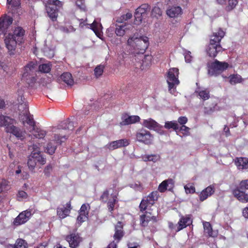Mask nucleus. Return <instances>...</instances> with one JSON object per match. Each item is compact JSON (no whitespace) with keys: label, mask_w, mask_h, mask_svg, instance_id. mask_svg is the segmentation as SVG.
Listing matches in <instances>:
<instances>
[{"label":"nucleus","mask_w":248,"mask_h":248,"mask_svg":"<svg viewBox=\"0 0 248 248\" xmlns=\"http://www.w3.org/2000/svg\"><path fill=\"white\" fill-rule=\"evenodd\" d=\"M148 45L147 37L141 36L135 33L128 39L126 48L129 53H143Z\"/></svg>","instance_id":"nucleus-1"},{"label":"nucleus","mask_w":248,"mask_h":248,"mask_svg":"<svg viewBox=\"0 0 248 248\" xmlns=\"http://www.w3.org/2000/svg\"><path fill=\"white\" fill-rule=\"evenodd\" d=\"M20 98L23 102L21 103L18 100L19 119L23 124L26 123L30 125H32L34 124V120L32 116L29 112L28 105L26 102L22 100V96H20Z\"/></svg>","instance_id":"nucleus-2"},{"label":"nucleus","mask_w":248,"mask_h":248,"mask_svg":"<svg viewBox=\"0 0 248 248\" xmlns=\"http://www.w3.org/2000/svg\"><path fill=\"white\" fill-rule=\"evenodd\" d=\"M46 162V158L41 155L39 150L36 149L33 151L29 156L27 164L30 170L32 171L37 163L44 165Z\"/></svg>","instance_id":"nucleus-3"},{"label":"nucleus","mask_w":248,"mask_h":248,"mask_svg":"<svg viewBox=\"0 0 248 248\" xmlns=\"http://www.w3.org/2000/svg\"><path fill=\"white\" fill-rule=\"evenodd\" d=\"M229 67V64L226 62H219L216 60L212 62L209 67L208 73L210 76H217Z\"/></svg>","instance_id":"nucleus-4"},{"label":"nucleus","mask_w":248,"mask_h":248,"mask_svg":"<svg viewBox=\"0 0 248 248\" xmlns=\"http://www.w3.org/2000/svg\"><path fill=\"white\" fill-rule=\"evenodd\" d=\"M178 74L179 70L176 68H170L168 72L167 81L169 91L171 93L174 92L176 86L179 84L178 79Z\"/></svg>","instance_id":"nucleus-5"},{"label":"nucleus","mask_w":248,"mask_h":248,"mask_svg":"<svg viewBox=\"0 0 248 248\" xmlns=\"http://www.w3.org/2000/svg\"><path fill=\"white\" fill-rule=\"evenodd\" d=\"M158 196V191H155L151 192L147 197L144 198L139 206L140 211L143 212L146 210L148 206L153 205L157 200Z\"/></svg>","instance_id":"nucleus-6"},{"label":"nucleus","mask_w":248,"mask_h":248,"mask_svg":"<svg viewBox=\"0 0 248 248\" xmlns=\"http://www.w3.org/2000/svg\"><path fill=\"white\" fill-rule=\"evenodd\" d=\"M137 140L146 145L151 144L153 142L154 136L150 131L142 128L139 129L136 133Z\"/></svg>","instance_id":"nucleus-7"},{"label":"nucleus","mask_w":248,"mask_h":248,"mask_svg":"<svg viewBox=\"0 0 248 248\" xmlns=\"http://www.w3.org/2000/svg\"><path fill=\"white\" fill-rule=\"evenodd\" d=\"M4 42L7 48L8 49L10 55H14L15 51L16 46L17 44H20L12 34L9 33L7 35L5 36Z\"/></svg>","instance_id":"nucleus-8"},{"label":"nucleus","mask_w":248,"mask_h":248,"mask_svg":"<svg viewBox=\"0 0 248 248\" xmlns=\"http://www.w3.org/2000/svg\"><path fill=\"white\" fill-rule=\"evenodd\" d=\"M37 65L33 62H31L27 64L24 69L23 73V78L26 80L31 78L33 81L35 80L34 77V73L36 71Z\"/></svg>","instance_id":"nucleus-9"},{"label":"nucleus","mask_w":248,"mask_h":248,"mask_svg":"<svg viewBox=\"0 0 248 248\" xmlns=\"http://www.w3.org/2000/svg\"><path fill=\"white\" fill-rule=\"evenodd\" d=\"M65 239L68 242L69 246L72 248H78L82 241V237L78 233L75 232L66 235Z\"/></svg>","instance_id":"nucleus-10"},{"label":"nucleus","mask_w":248,"mask_h":248,"mask_svg":"<svg viewBox=\"0 0 248 248\" xmlns=\"http://www.w3.org/2000/svg\"><path fill=\"white\" fill-rule=\"evenodd\" d=\"M55 140L50 141L47 145L46 147V150L47 152L49 155H52L55 153V150L56 149V146L57 144H61L62 143V139H66V138L64 136L63 137H61L59 135H55L54 136Z\"/></svg>","instance_id":"nucleus-11"},{"label":"nucleus","mask_w":248,"mask_h":248,"mask_svg":"<svg viewBox=\"0 0 248 248\" xmlns=\"http://www.w3.org/2000/svg\"><path fill=\"white\" fill-rule=\"evenodd\" d=\"M31 215L30 210H26L20 213L15 219L13 224L15 226H19L26 223Z\"/></svg>","instance_id":"nucleus-12"},{"label":"nucleus","mask_w":248,"mask_h":248,"mask_svg":"<svg viewBox=\"0 0 248 248\" xmlns=\"http://www.w3.org/2000/svg\"><path fill=\"white\" fill-rule=\"evenodd\" d=\"M142 125L149 129H154L157 131L160 134H163V131L161 129L162 126L151 118L144 120L142 122Z\"/></svg>","instance_id":"nucleus-13"},{"label":"nucleus","mask_w":248,"mask_h":248,"mask_svg":"<svg viewBox=\"0 0 248 248\" xmlns=\"http://www.w3.org/2000/svg\"><path fill=\"white\" fill-rule=\"evenodd\" d=\"M13 22V18L9 16H5L0 18V31L6 34L8 29Z\"/></svg>","instance_id":"nucleus-14"},{"label":"nucleus","mask_w":248,"mask_h":248,"mask_svg":"<svg viewBox=\"0 0 248 248\" xmlns=\"http://www.w3.org/2000/svg\"><path fill=\"white\" fill-rule=\"evenodd\" d=\"M6 132L12 134L18 139L20 140H23L25 137V132L22 131L14 124H12L10 127L7 128Z\"/></svg>","instance_id":"nucleus-15"},{"label":"nucleus","mask_w":248,"mask_h":248,"mask_svg":"<svg viewBox=\"0 0 248 248\" xmlns=\"http://www.w3.org/2000/svg\"><path fill=\"white\" fill-rule=\"evenodd\" d=\"M115 33L117 36H123L125 33L128 30L133 31L134 27L131 25H129L126 23H122V24H116Z\"/></svg>","instance_id":"nucleus-16"},{"label":"nucleus","mask_w":248,"mask_h":248,"mask_svg":"<svg viewBox=\"0 0 248 248\" xmlns=\"http://www.w3.org/2000/svg\"><path fill=\"white\" fill-rule=\"evenodd\" d=\"M87 20V19L85 20H83V19H80V24L79 26L81 28H83L85 25L89 26V28L91 29L94 33L98 36V34H99L98 31L99 30L102 28V25L98 21H97L96 20H94L93 23L92 24H87L86 23Z\"/></svg>","instance_id":"nucleus-17"},{"label":"nucleus","mask_w":248,"mask_h":248,"mask_svg":"<svg viewBox=\"0 0 248 248\" xmlns=\"http://www.w3.org/2000/svg\"><path fill=\"white\" fill-rule=\"evenodd\" d=\"M225 34V32L221 29L219 28L217 31L214 32L210 37V43L214 45H220L221 40Z\"/></svg>","instance_id":"nucleus-18"},{"label":"nucleus","mask_w":248,"mask_h":248,"mask_svg":"<svg viewBox=\"0 0 248 248\" xmlns=\"http://www.w3.org/2000/svg\"><path fill=\"white\" fill-rule=\"evenodd\" d=\"M122 121L120 123L121 125H126L135 124L140 121V118L137 115L129 116L127 114L123 115Z\"/></svg>","instance_id":"nucleus-19"},{"label":"nucleus","mask_w":248,"mask_h":248,"mask_svg":"<svg viewBox=\"0 0 248 248\" xmlns=\"http://www.w3.org/2000/svg\"><path fill=\"white\" fill-rule=\"evenodd\" d=\"M124 234L123 230V224L121 221H118L115 226V233L113 238L118 243L123 238Z\"/></svg>","instance_id":"nucleus-20"},{"label":"nucleus","mask_w":248,"mask_h":248,"mask_svg":"<svg viewBox=\"0 0 248 248\" xmlns=\"http://www.w3.org/2000/svg\"><path fill=\"white\" fill-rule=\"evenodd\" d=\"M46 10L48 16L52 21H56L58 16V8L56 7L55 4L48 3L46 6Z\"/></svg>","instance_id":"nucleus-21"},{"label":"nucleus","mask_w":248,"mask_h":248,"mask_svg":"<svg viewBox=\"0 0 248 248\" xmlns=\"http://www.w3.org/2000/svg\"><path fill=\"white\" fill-rule=\"evenodd\" d=\"M15 120L11 117L4 115L0 112V127H5V131L7 128L10 127L12 124H14Z\"/></svg>","instance_id":"nucleus-22"},{"label":"nucleus","mask_w":248,"mask_h":248,"mask_svg":"<svg viewBox=\"0 0 248 248\" xmlns=\"http://www.w3.org/2000/svg\"><path fill=\"white\" fill-rule=\"evenodd\" d=\"M234 196L242 202H248V193H246L244 190L237 187L233 191Z\"/></svg>","instance_id":"nucleus-23"},{"label":"nucleus","mask_w":248,"mask_h":248,"mask_svg":"<svg viewBox=\"0 0 248 248\" xmlns=\"http://www.w3.org/2000/svg\"><path fill=\"white\" fill-rule=\"evenodd\" d=\"M150 221L156 222L157 221L156 217L154 216H151V213H148L147 212H145L144 214L140 216V224L142 226H147Z\"/></svg>","instance_id":"nucleus-24"},{"label":"nucleus","mask_w":248,"mask_h":248,"mask_svg":"<svg viewBox=\"0 0 248 248\" xmlns=\"http://www.w3.org/2000/svg\"><path fill=\"white\" fill-rule=\"evenodd\" d=\"M222 48L220 45H214L213 43L209 44L207 49V52L209 56L211 58H215L217 53L221 52Z\"/></svg>","instance_id":"nucleus-25"},{"label":"nucleus","mask_w":248,"mask_h":248,"mask_svg":"<svg viewBox=\"0 0 248 248\" xmlns=\"http://www.w3.org/2000/svg\"><path fill=\"white\" fill-rule=\"evenodd\" d=\"M215 188L213 185H210L203 189L200 194L199 198L201 202H203L208 197L212 196L215 192Z\"/></svg>","instance_id":"nucleus-26"},{"label":"nucleus","mask_w":248,"mask_h":248,"mask_svg":"<svg viewBox=\"0 0 248 248\" xmlns=\"http://www.w3.org/2000/svg\"><path fill=\"white\" fill-rule=\"evenodd\" d=\"M31 129L30 131L33 136L36 138L38 139H43L46 136V131L41 129V128H38L36 127L35 125V122H34V124L32 125H30Z\"/></svg>","instance_id":"nucleus-27"},{"label":"nucleus","mask_w":248,"mask_h":248,"mask_svg":"<svg viewBox=\"0 0 248 248\" xmlns=\"http://www.w3.org/2000/svg\"><path fill=\"white\" fill-rule=\"evenodd\" d=\"M173 186V181L171 179L163 181L158 186V190L161 192H165L167 189L170 190Z\"/></svg>","instance_id":"nucleus-28"},{"label":"nucleus","mask_w":248,"mask_h":248,"mask_svg":"<svg viewBox=\"0 0 248 248\" xmlns=\"http://www.w3.org/2000/svg\"><path fill=\"white\" fill-rule=\"evenodd\" d=\"M166 13L170 17H176L182 15V10L180 6L171 7L167 10Z\"/></svg>","instance_id":"nucleus-29"},{"label":"nucleus","mask_w":248,"mask_h":248,"mask_svg":"<svg viewBox=\"0 0 248 248\" xmlns=\"http://www.w3.org/2000/svg\"><path fill=\"white\" fill-rule=\"evenodd\" d=\"M235 164L238 169L248 168V159L246 157H237L235 160Z\"/></svg>","instance_id":"nucleus-30"},{"label":"nucleus","mask_w":248,"mask_h":248,"mask_svg":"<svg viewBox=\"0 0 248 248\" xmlns=\"http://www.w3.org/2000/svg\"><path fill=\"white\" fill-rule=\"evenodd\" d=\"M191 223L192 220L189 216L182 217L178 222V231H180Z\"/></svg>","instance_id":"nucleus-31"},{"label":"nucleus","mask_w":248,"mask_h":248,"mask_svg":"<svg viewBox=\"0 0 248 248\" xmlns=\"http://www.w3.org/2000/svg\"><path fill=\"white\" fill-rule=\"evenodd\" d=\"M25 31L21 27H17L14 31V34H12L14 38L16 39L19 43H22L23 37L24 35Z\"/></svg>","instance_id":"nucleus-32"},{"label":"nucleus","mask_w":248,"mask_h":248,"mask_svg":"<svg viewBox=\"0 0 248 248\" xmlns=\"http://www.w3.org/2000/svg\"><path fill=\"white\" fill-rule=\"evenodd\" d=\"M57 215L59 218L63 219L68 216L70 212V209L65 207H58L57 209Z\"/></svg>","instance_id":"nucleus-33"},{"label":"nucleus","mask_w":248,"mask_h":248,"mask_svg":"<svg viewBox=\"0 0 248 248\" xmlns=\"http://www.w3.org/2000/svg\"><path fill=\"white\" fill-rule=\"evenodd\" d=\"M117 195L115 194H111L110 197L108 202V208L109 212L112 213L114 210V206L117 202Z\"/></svg>","instance_id":"nucleus-34"},{"label":"nucleus","mask_w":248,"mask_h":248,"mask_svg":"<svg viewBox=\"0 0 248 248\" xmlns=\"http://www.w3.org/2000/svg\"><path fill=\"white\" fill-rule=\"evenodd\" d=\"M74 127V123L67 119L62 122L59 126V129H68L73 130Z\"/></svg>","instance_id":"nucleus-35"},{"label":"nucleus","mask_w":248,"mask_h":248,"mask_svg":"<svg viewBox=\"0 0 248 248\" xmlns=\"http://www.w3.org/2000/svg\"><path fill=\"white\" fill-rule=\"evenodd\" d=\"M61 79L67 85H72L74 83V80L72 78V75L68 72L63 73L61 75Z\"/></svg>","instance_id":"nucleus-36"},{"label":"nucleus","mask_w":248,"mask_h":248,"mask_svg":"<svg viewBox=\"0 0 248 248\" xmlns=\"http://www.w3.org/2000/svg\"><path fill=\"white\" fill-rule=\"evenodd\" d=\"M195 93H198L200 98L203 101L208 99L210 97L209 91L207 89H199L197 90Z\"/></svg>","instance_id":"nucleus-37"},{"label":"nucleus","mask_w":248,"mask_h":248,"mask_svg":"<svg viewBox=\"0 0 248 248\" xmlns=\"http://www.w3.org/2000/svg\"><path fill=\"white\" fill-rule=\"evenodd\" d=\"M164 127L168 129L172 128L177 131L179 129V124L176 121L167 122L165 123Z\"/></svg>","instance_id":"nucleus-38"},{"label":"nucleus","mask_w":248,"mask_h":248,"mask_svg":"<svg viewBox=\"0 0 248 248\" xmlns=\"http://www.w3.org/2000/svg\"><path fill=\"white\" fill-rule=\"evenodd\" d=\"M51 66L52 64L50 62L46 63H43L40 65L39 69V71L41 72L47 73L50 72L51 68Z\"/></svg>","instance_id":"nucleus-39"},{"label":"nucleus","mask_w":248,"mask_h":248,"mask_svg":"<svg viewBox=\"0 0 248 248\" xmlns=\"http://www.w3.org/2000/svg\"><path fill=\"white\" fill-rule=\"evenodd\" d=\"M162 15V11L161 9L155 6L152 10L151 12V16L153 17H155L156 18H158Z\"/></svg>","instance_id":"nucleus-40"},{"label":"nucleus","mask_w":248,"mask_h":248,"mask_svg":"<svg viewBox=\"0 0 248 248\" xmlns=\"http://www.w3.org/2000/svg\"><path fill=\"white\" fill-rule=\"evenodd\" d=\"M132 16V14L128 13L125 15L122 16L120 18H118L116 20V22L118 23H124V21L130 19Z\"/></svg>","instance_id":"nucleus-41"},{"label":"nucleus","mask_w":248,"mask_h":248,"mask_svg":"<svg viewBox=\"0 0 248 248\" xmlns=\"http://www.w3.org/2000/svg\"><path fill=\"white\" fill-rule=\"evenodd\" d=\"M204 232L210 236H213L212 228L211 224L208 222H205L203 224Z\"/></svg>","instance_id":"nucleus-42"},{"label":"nucleus","mask_w":248,"mask_h":248,"mask_svg":"<svg viewBox=\"0 0 248 248\" xmlns=\"http://www.w3.org/2000/svg\"><path fill=\"white\" fill-rule=\"evenodd\" d=\"M238 4V0H229L228 5L226 7L227 11L233 10Z\"/></svg>","instance_id":"nucleus-43"},{"label":"nucleus","mask_w":248,"mask_h":248,"mask_svg":"<svg viewBox=\"0 0 248 248\" xmlns=\"http://www.w3.org/2000/svg\"><path fill=\"white\" fill-rule=\"evenodd\" d=\"M115 141L119 148L126 147L128 146L130 143L129 140L126 139H121L119 140H115Z\"/></svg>","instance_id":"nucleus-44"},{"label":"nucleus","mask_w":248,"mask_h":248,"mask_svg":"<svg viewBox=\"0 0 248 248\" xmlns=\"http://www.w3.org/2000/svg\"><path fill=\"white\" fill-rule=\"evenodd\" d=\"M241 81V77L238 75H233L230 76V82L232 84H235Z\"/></svg>","instance_id":"nucleus-45"},{"label":"nucleus","mask_w":248,"mask_h":248,"mask_svg":"<svg viewBox=\"0 0 248 248\" xmlns=\"http://www.w3.org/2000/svg\"><path fill=\"white\" fill-rule=\"evenodd\" d=\"M27 243L25 240L22 239H18L14 247H12V248H26Z\"/></svg>","instance_id":"nucleus-46"},{"label":"nucleus","mask_w":248,"mask_h":248,"mask_svg":"<svg viewBox=\"0 0 248 248\" xmlns=\"http://www.w3.org/2000/svg\"><path fill=\"white\" fill-rule=\"evenodd\" d=\"M149 7L150 6L148 4H143L138 7L136 10L138 11V13L139 12L140 14H142L144 16L146 12L149 9Z\"/></svg>","instance_id":"nucleus-47"},{"label":"nucleus","mask_w":248,"mask_h":248,"mask_svg":"<svg viewBox=\"0 0 248 248\" xmlns=\"http://www.w3.org/2000/svg\"><path fill=\"white\" fill-rule=\"evenodd\" d=\"M43 50L45 55L48 58H51L54 56V52L53 49H50L47 47H45Z\"/></svg>","instance_id":"nucleus-48"},{"label":"nucleus","mask_w":248,"mask_h":248,"mask_svg":"<svg viewBox=\"0 0 248 248\" xmlns=\"http://www.w3.org/2000/svg\"><path fill=\"white\" fill-rule=\"evenodd\" d=\"M104 66L101 65H98L94 69V75L98 78L102 75L103 72Z\"/></svg>","instance_id":"nucleus-49"},{"label":"nucleus","mask_w":248,"mask_h":248,"mask_svg":"<svg viewBox=\"0 0 248 248\" xmlns=\"http://www.w3.org/2000/svg\"><path fill=\"white\" fill-rule=\"evenodd\" d=\"M144 16L142 14H140L139 12L138 13V11L136 10L135 13V24H139L141 22V21L142 20V18Z\"/></svg>","instance_id":"nucleus-50"},{"label":"nucleus","mask_w":248,"mask_h":248,"mask_svg":"<svg viewBox=\"0 0 248 248\" xmlns=\"http://www.w3.org/2000/svg\"><path fill=\"white\" fill-rule=\"evenodd\" d=\"M109 194L108 190H105L100 197V200L105 202H106L109 199Z\"/></svg>","instance_id":"nucleus-51"},{"label":"nucleus","mask_w":248,"mask_h":248,"mask_svg":"<svg viewBox=\"0 0 248 248\" xmlns=\"http://www.w3.org/2000/svg\"><path fill=\"white\" fill-rule=\"evenodd\" d=\"M106 147L109 150H114L119 148L115 141H111L106 145Z\"/></svg>","instance_id":"nucleus-52"},{"label":"nucleus","mask_w":248,"mask_h":248,"mask_svg":"<svg viewBox=\"0 0 248 248\" xmlns=\"http://www.w3.org/2000/svg\"><path fill=\"white\" fill-rule=\"evenodd\" d=\"M53 166L51 164H49L46 166L44 170L45 175L47 177H49L50 175L51 172L52 171Z\"/></svg>","instance_id":"nucleus-53"},{"label":"nucleus","mask_w":248,"mask_h":248,"mask_svg":"<svg viewBox=\"0 0 248 248\" xmlns=\"http://www.w3.org/2000/svg\"><path fill=\"white\" fill-rule=\"evenodd\" d=\"M186 192L188 193H194L195 192V188L193 186L187 185L184 186Z\"/></svg>","instance_id":"nucleus-54"},{"label":"nucleus","mask_w":248,"mask_h":248,"mask_svg":"<svg viewBox=\"0 0 248 248\" xmlns=\"http://www.w3.org/2000/svg\"><path fill=\"white\" fill-rule=\"evenodd\" d=\"M238 187L244 190L248 189V179L242 181Z\"/></svg>","instance_id":"nucleus-55"},{"label":"nucleus","mask_w":248,"mask_h":248,"mask_svg":"<svg viewBox=\"0 0 248 248\" xmlns=\"http://www.w3.org/2000/svg\"><path fill=\"white\" fill-rule=\"evenodd\" d=\"M87 216L88 215L84 214V213H79V215L77 217V221L78 223L80 225L81 223L84 222L87 218Z\"/></svg>","instance_id":"nucleus-56"},{"label":"nucleus","mask_w":248,"mask_h":248,"mask_svg":"<svg viewBox=\"0 0 248 248\" xmlns=\"http://www.w3.org/2000/svg\"><path fill=\"white\" fill-rule=\"evenodd\" d=\"M190 128L185 125H183L181 126H179L178 131L182 132V133L185 135H187L189 133Z\"/></svg>","instance_id":"nucleus-57"},{"label":"nucleus","mask_w":248,"mask_h":248,"mask_svg":"<svg viewBox=\"0 0 248 248\" xmlns=\"http://www.w3.org/2000/svg\"><path fill=\"white\" fill-rule=\"evenodd\" d=\"M7 3L13 7H17L20 4V0H7Z\"/></svg>","instance_id":"nucleus-58"},{"label":"nucleus","mask_w":248,"mask_h":248,"mask_svg":"<svg viewBox=\"0 0 248 248\" xmlns=\"http://www.w3.org/2000/svg\"><path fill=\"white\" fill-rule=\"evenodd\" d=\"M185 61L186 62H190L192 59L191 52L189 51H186L184 53Z\"/></svg>","instance_id":"nucleus-59"},{"label":"nucleus","mask_w":248,"mask_h":248,"mask_svg":"<svg viewBox=\"0 0 248 248\" xmlns=\"http://www.w3.org/2000/svg\"><path fill=\"white\" fill-rule=\"evenodd\" d=\"M160 158V155H150L149 157V161L156 162L159 160Z\"/></svg>","instance_id":"nucleus-60"},{"label":"nucleus","mask_w":248,"mask_h":248,"mask_svg":"<svg viewBox=\"0 0 248 248\" xmlns=\"http://www.w3.org/2000/svg\"><path fill=\"white\" fill-rule=\"evenodd\" d=\"M89 207L88 204H83L82 205L80 209V213H84V214L88 215V208Z\"/></svg>","instance_id":"nucleus-61"},{"label":"nucleus","mask_w":248,"mask_h":248,"mask_svg":"<svg viewBox=\"0 0 248 248\" xmlns=\"http://www.w3.org/2000/svg\"><path fill=\"white\" fill-rule=\"evenodd\" d=\"M28 197V195L26 192L23 190H20L18 192L17 198L18 199H26ZM19 201L20 199H18Z\"/></svg>","instance_id":"nucleus-62"},{"label":"nucleus","mask_w":248,"mask_h":248,"mask_svg":"<svg viewBox=\"0 0 248 248\" xmlns=\"http://www.w3.org/2000/svg\"><path fill=\"white\" fill-rule=\"evenodd\" d=\"M187 122V118L186 117L181 116L178 119V122L180 124L184 125Z\"/></svg>","instance_id":"nucleus-63"},{"label":"nucleus","mask_w":248,"mask_h":248,"mask_svg":"<svg viewBox=\"0 0 248 248\" xmlns=\"http://www.w3.org/2000/svg\"><path fill=\"white\" fill-rule=\"evenodd\" d=\"M214 111V108L205 107L204 108V113L206 114H211Z\"/></svg>","instance_id":"nucleus-64"}]
</instances>
